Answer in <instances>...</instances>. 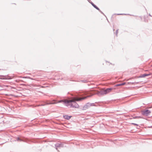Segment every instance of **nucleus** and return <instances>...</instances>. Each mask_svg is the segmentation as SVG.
Wrapping results in <instances>:
<instances>
[{
	"instance_id": "3",
	"label": "nucleus",
	"mask_w": 152,
	"mask_h": 152,
	"mask_svg": "<svg viewBox=\"0 0 152 152\" xmlns=\"http://www.w3.org/2000/svg\"><path fill=\"white\" fill-rule=\"evenodd\" d=\"M151 75V73H150V74H143V75H140L139 77H145V76H148L150 75Z\"/></svg>"
},
{
	"instance_id": "7",
	"label": "nucleus",
	"mask_w": 152,
	"mask_h": 152,
	"mask_svg": "<svg viewBox=\"0 0 152 152\" xmlns=\"http://www.w3.org/2000/svg\"><path fill=\"white\" fill-rule=\"evenodd\" d=\"M122 84L121 83V84H117L115 86H122Z\"/></svg>"
},
{
	"instance_id": "9",
	"label": "nucleus",
	"mask_w": 152,
	"mask_h": 152,
	"mask_svg": "<svg viewBox=\"0 0 152 152\" xmlns=\"http://www.w3.org/2000/svg\"><path fill=\"white\" fill-rule=\"evenodd\" d=\"M121 84H122V85L123 86V85H125L126 84V83H122Z\"/></svg>"
},
{
	"instance_id": "10",
	"label": "nucleus",
	"mask_w": 152,
	"mask_h": 152,
	"mask_svg": "<svg viewBox=\"0 0 152 152\" xmlns=\"http://www.w3.org/2000/svg\"><path fill=\"white\" fill-rule=\"evenodd\" d=\"M20 140V139L19 138H17V140L19 141V140Z\"/></svg>"
},
{
	"instance_id": "8",
	"label": "nucleus",
	"mask_w": 152,
	"mask_h": 152,
	"mask_svg": "<svg viewBox=\"0 0 152 152\" xmlns=\"http://www.w3.org/2000/svg\"><path fill=\"white\" fill-rule=\"evenodd\" d=\"M118 30H117L116 31V35H117L118 34Z\"/></svg>"
},
{
	"instance_id": "2",
	"label": "nucleus",
	"mask_w": 152,
	"mask_h": 152,
	"mask_svg": "<svg viewBox=\"0 0 152 152\" xmlns=\"http://www.w3.org/2000/svg\"><path fill=\"white\" fill-rule=\"evenodd\" d=\"M112 90V88H107L105 90L102 89L100 91L99 93L102 95L106 94L111 92Z\"/></svg>"
},
{
	"instance_id": "5",
	"label": "nucleus",
	"mask_w": 152,
	"mask_h": 152,
	"mask_svg": "<svg viewBox=\"0 0 152 152\" xmlns=\"http://www.w3.org/2000/svg\"><path fill=\"white\" fill-rule=\"evenodd\" d=\"M150 111L148 110H145L144 112V113L145 114H148L149 113H150Z\"/></svg>"
},
{
	"instance_id": "1",
	"label": "nucleus",
	"mask_w": 152,
	"mask_h": 152,
	"mask_svg": "<svg viewBox=\"0 0 152 152\" xmlns=\"http://www.w3.org/2000/svg\"><path fill=\"white\" fill-rule=\"evenodd\" d=\"M90 96H85L82 98H74L71 99H66L64 100H61L58 101V103L64 102L65 104L67 106H70V107L73 106L77 107L78 106V104L75 102L76 101H79L87 98L88 97H89Z\"/></svg>"
},
{
	"instance_id": "4",
	"label": "nucleus",
	"mask_w": 152,
	"mask_h": 152,
	"mask_svg": "<svg viewBox=\"0 0 152 152\" xmlns=\"http://www.w3.org/2000/svg\"><path fill=\"white\" fill-rule=\"evenodd\" d=\"M90 3L94 8H95L96 9L98 10H100L99 9L96 5L94 4L93 3H92V2H91Z\"/></svg>"
},
{
	"instance_id": "6",
	"label": "nucleus",
	"mask_w": 152,
	"mask_h": 152,
	"mask_svg": "<svg viewBox=\"0 0 152 152\" xmlns=\"http://www.w3.org/2000/svg\"><path fill=\"white\" fill-rule=\"evenodd\" d=\"M64 117L65 119L69 120L70 118L71 117L67 115H65L64 116Z\"/></svg>"
},
{
	"instance_id": "13",
	"label": "nucleus",
	"mask_w": 152,
	"mask_h": 152,
	"mask_svg": "<svg viewBox=\"0 0 152 152\" xmlns=\"http://www.w3.org/2000/svg\"><path fill=\"white\" fill-rule=\"evenodd\" d=\"M0 79H5V78H0Z\"/></svg>"
},
{
	"instance_id": "11",
	"label": "nucleus",
	"mask_w": 152,
	"mask_h": 152,
	"mask_svg": "<svg viewBox=\"0 0 152 152\" xmlns=\"http://www.w3.org/2000/svg\"><path fill=\"white\" fill-rule=\"evenodd\" d=\"M134 124V125H135V126H138V124H134V123H133L132 124Z\"/></svg>"
},
{
	"instance_id": "12",
	"label": "nucleus",
	"mask_w": 152,
	"mask_h": 152,
	"mask_svg": "<svg viewBox=\"0 0 152 152\" xmlns=\"http://www.w3.org/2000/svg\"><path fill=\"white\" fill-rule=\"evenodd\" d=\"M50 103L51 104H56V103Z\"/></svg>"
}]
</instances>
